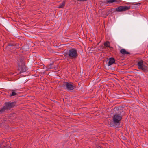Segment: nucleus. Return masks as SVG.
<instances>
[{"label": "nucleus", "mask_w": 148, "mask_h": 148, "mask_svg": "<svg viewBox=\"0 0 148 148\" xmlns=\"http://www.w3.org/2000/svg\"><path fill=\"white\" fill-rule=\"evenodd\" d=\"M139 69L143 71H147L148 70V68L145 65L144 61L141 60L138 62L137 64Z\"/></svg>", "instance_id": "7ed1b4c3"}, {"label": "nucleus", "mask_w": 148, "mask_h": 148, "mask_svg": "<svg viewBox=\"0 0 148 148\" xmlns=\"http://www.w3.org/2000/svg\"><path fill=\"white\" fill-rule=\"evenodd\" d=\"M17 93L15 92V91L14 90H12V92L11 94H10V96H15L17 95Z\"/></svg>", "instance_id": "ddd939ff"}, {"label": "nucleus", "mask_w": 148, "mask_h": 148, "mask_svg": "<svg viewBox=\"0 0 148 148\" xmlns=\"http://www.w3.org/2000/svg\"><path fill=\"white\" fill-rule=\"evenodd\" d=\"M16 103L15 102H8L5 103V106L8 110H10L11 108L13 107L15 105Z\"/></svg>", "instance_id": "0eeeda50"}, {"label": "nucleus", "mask_w": 148, "mask_h": 148, "mask_svg": "<svg viewBox=\"0 0 148 148\" xmlns=\"http://www.w3.org/2000/svg\"><path fill=\"white\" fill-rule=\"evenodd\" d=\"M115 0H107V2L110 3H112L115 1Z\"/></svg>", "instance_id": "2eb2a0df"}, {"label": "nucleus", "mask_w": 148, "mask_h": 148, "mask_svg": "<svg viewBox=\"0 0 148 148\" xmlns=\"http://www.w3.org/2000/svg\"><path fill=\"white\" fill-rule=\"evenodd\" d=\"M6 110H8L5 105L0 110V113H2L4 112Z\"/></svg>", "instance_id": "f8f14e48"}, {"label": "nucleus", "mask_w": 148, "mask_h": 148, "mask_svg": "<svg viewBox=\"0 0 148 148\" xmlns=\"http://www.w3.org/2000/svg\"><path fill=\"white\" fill-rule=\"evenodd\" d=\"M18 64L19 67V70L20 69L21 70L20 73L26 71V69L25 65L22 58H20L18 60Z\"/></svg>", "instance_id": "f03ea898"}, {"label": "nucleus", "mask_w": 148, "mask_h": 148, "mask_svg": "<svg viewBox=\"0 0 148 148\" xmlns=\"http://www.w3.org/2000/svg\"><path fill=\"white\" fill-rule=\"evenodd\" d=\"M130 8V7L126 6H120L115 9L116 11L117 12H122L128 10Z\"/></svg>", "instance_id": "423d86ee"}, {"label": "nucleus", "mask_w": 148, "mask_h": 148, "mask_svg": "<svg viewBox=\"0 0 148 148\" xmlns=\"http://www.w3.org/2000/svg\"><path fill=\"white\" fill-rule=\"evenodd\" d=\"M115 62V59L112 57L109 58V60L108 63V66H110L113 64Z\"/></svg>", "instance_id": "6e6552de"}, {"label": "nucleus", "mask_w": 148, "mask_h": 148, "mask_svg": "<svg viewBox=\"0 0 148 148\" xmlns=\"http://www.w3.org/2000/svg\"><path fill=\"white\" fill-rule=\"evenodd\" d=\"M7 145H6V142H3L1 145V147L2 148H10L8 147Z\"/></svg>", "instance_id": "9d476101"}, {"label": "nucleus", "mask_w": 148, "mask_h": 148, "mask_svg": "<svg viewBox=\"0 0 148 148\" xmlns=\"http://www.w3.org/2000/svg\"><path fill=\"white\" fill-rule=\"evenodd\" d=\"M122 119V117L121 114H116L113 117V122L116 125H119L120 121Z\"/></svg>", "instance_id": "20e7f679"}, {"label": "nucleus", "mask_w": 148, "mask_h": 148, "mask_svg": "<svg viewBox=\"0 0 148 148\" xmlns=\"http://www.w3.org/2000/svg\"><path fill=\"white\" fill-rule=\"evenodd\" d=\"M9 46H14V45H13V44H9Z\"/></svg>", "instance_id": "dca6fc26"}, {"label": "nucleus", "mask_w": 148, "mask_h": 148, "mask_svg": "<svg viewBox=\"0 0 148 148\" xmlns=\"http://www.w3.org/2000/svg\"><path fill=\"white\" fill-rule=\"evenodd\" d=\"M65 56L68 57L72 59L75 58L78 56L77 50L75 48H72L69 50L67 53L64 54Z\"/></svg>", "instance_id": "f257e3e1"}, {"label": "nucleus", "mask_w": 148, "mask_h": 148, "mask_svg": "<svg viewBox=\"0 0 148 148\" xmlns=\"http://www.w3.org/2000/svg\"><path fill=\"white\" fill-rule=\"evenodd\" d=\"M63 86L68 90H72L75 88L73 83H69L66 82H64Z\"/></svg>", "instance_id": "39448f33"}, {"label": "nucleus", "mask_w": 148, "mask_h": 148, "mask_svg": "<svg viewBox=\"0 0 148 148\" xmlns=\"http://www.w3.org/2000/svg\"><path fill=\"white\" fill-rule=\"evenodd\" d=\"M120 52L123 55L130 54V53L127 51L125 49H121L120 51Z\"/></svg>", "instance_id": "1a4fd4ad"}, {"label": "nucleus", "mask_w": 148, "mask_h": 148, "mask_svg": "<svg viewBox=\"0 0 148 148\" xmlns=\"http://www.w3.org/2000/svg\"><path fill=\"white\" fill-rule=\"evenodd\" d=\"M65 1H63L61 3L58 5V8H63L65 6Z\"/></svg>", "instance_id": "9b49d317"}, {"label": "nucleus", "mask_w": 148, "mask_h": 148, "mask_svg": "<svg viewBox=\"0 0 148 148\" xmlns=\"http://www.w3.org/2000/svg\"><path fill=\"white\" fill-rule=\"evenodd\" d=\"M104 46L106 47H110V43L109 41H107L104 44Z\"/></svg>", "instance_id": "4468645a"}]
</instances>
